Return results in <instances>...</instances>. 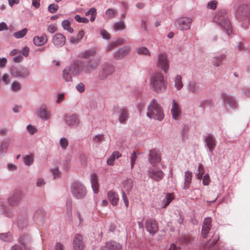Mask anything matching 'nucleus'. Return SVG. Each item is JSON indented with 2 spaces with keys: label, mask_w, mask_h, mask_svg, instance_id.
<instances>
[{
  "label": "nucleus",
  "mask_w": 250,
  "mask_h": 250,
  "mask_svg": "<svg viewBox=\"0 0 250 250\" xmlns=\"http://www.w3.org/2000/svg\"><path fill=\"white\" fill-rule=\"evenodd\" d=\"M151 89L156 93H164L167 89L166 82L164 74L161 72L153 73L149 79Z\"/></svg>",
  "instance_id": "f257e3e1"
},
{
  "label": "nucleus",
  "mask_w": 250,
  "mask_h": 250,
  "mask_svg": "<svg viewBox=\"0 0 250 250\" xmlns=\"http://www.w3.org/2000/svg\"><path fill=\"white\" fill-rule=\"evenodd\" d=\"M146 116L151 119L162 121L165 116L163 108L156 100L153 99L147 106Z\"/></svg>",
  "instance_id": "f03ea898"
},
{
  "label": "nucleus",
  "mask_w": 250,
  "mask_h": 250,
  "mask_svg": "<svg viewBox=\"0 0 250 250\" xmlns=\"http://www.w3.org/2000/svg\"><path fill=\"white\" fill-rule=\"evenodd\" d=\"M214 20L218 24L223 27L228 36L231 33L230 22L228 21V14L226 11L222 10L218 12L215 15Z\"/></svg>",
  "instance_id": "7ed1b4c3"
},
{
  "label": "nucleus",
  "mask_w": 250,
  "mask_h": 250,
  "mask_svg": "<svg viewBox=\"0 0 250 250\" xmlns=\"http://www.w3.org/2000/svg\"><path fill=\"white\" fill-rule=\"evenodd\" d=\"M71 191L73 196L77 199L83 198L87 194V190L85 186L82 183L78 181L72 184Z\"/></svg>",
  "instance_id": "20e7f679"
},
{
  "label": "nucleus",
  "mask_w": 250,
  "mask_h": 250,
  "mask_svg": "<svg viewBox=\"0 0 250 250\" xmlns=\"http://www.w3.org/2000/svg\"><path fill=\"white\" fill-rule=\"evenodd\" d=\"M156 66L163 71L165 74L168 71L170 67L169 61L166 53L161 52L158 54L156 59Z\"/></svg>",
  "instance_id": "39448f33"
},
{
  "label": "nucleus",
  "mask_w": 250,
  "mask_h": 250,
  "mask_svg": "<svg viewBox=\"0 0 250 250\" xmlns=\"http://www.w3.org/2000/svg\"><path fill=\"white\" fill-rule=\"evenodd\" d=\"M192 20L188 17H181L176 19L174 23L176 29L179 30H188L190 28Z\"/></svg>",
  "instance_id": "423d86ee"
},
{
  "label": "nucleus",
  "mask_w": 250,
  "mask_h": 250,
  "mask_svg": "<svg viewBox=\"0 0 250 250\" xmlns=\"http://www.w3.org/2000/svg\"><path fill=\"white\" fill-rule=\"evenodd\" d=\"M113 113L118 115L119 122L122 124H125L128 118V113L125 107H120L118 106H114L113 109Z\"/></svg>",
  "instance_id": "0eeeda50"
},
{
  "label": "nucleus",
  "mask_w": 250,
  "mask_h": 250,
  "mask_svg": "<svg viewBox=\"0 0 250 250\" xmlns=\"http://www.w3.org/2000/svg\"><path fill=\"white\" fill-rule=\"evenodd\" d=\"M203 89V83L195 80L189 81L187 84V90L191 93L198 94Z\"/></svg>",
  "instance_id": "6e6552de"
},
{
  "label": "nucleus",
  "mask_w": 250,
  "mask_h": 250,
  "mask_svg": "<svg viewBox=\"0 0 250 250\" xmlns=\"http://www.w3.org/2000/svg\"><path fill=\"white\" fill-rule=\"evenodd\" d=\"M147 175L152 180L159 182L163 179L164 173L160 169L151 167L148 170Z\"/></svg>",
  "instance_id": "1a4fd4ad"
},
{
  "label": "nucleus",
  "mask_w": 250,
  "mask_h": 250,
  "mask_svg": "<svg viewBox=\"0 0 250 250\" xmlns=\"http://www.w3.org/2000/svg\"><path fill=\"white\" fill-rule=\"evenodd\" d=\"M221 97L225 105H228L232 109H235L237 108V102L232 96L224 93L222 94Z\"/></svg>",
  "instance_id": "9d476101"
},
{
  "label": "nucleus",
  "mask_w": 250,
  "mask_h": 250,
  "mask_svg": "<svg viewBox=\"0 0 250 250\" xmlns=\"http://www.w3.org/2000/svg\"><path fill=\"white\" fill-rule=\"evenodd\" d=\"M205 146L207 151L212 153L216 147V140L214 136L208 134L204 137Z\"/></svg>",
  "instance_id": "9b49d317"
},
{
  "label": "nucleus",
  "mask_w": 250,
  "mask_h": 250,
  "mask_svg": "<svg viewBox=\"0 0 250 250\" xmlns=\"http://www.w3.org/2000/svg\"><path fill=\"white\" fill-rule=\"evenodd\" d=\"M11 73L15 77L22 78H26L29 75L28 71L22 67H12L11 69Z\"/></svg>",
  "instance_id": "f8f14e48"
},
{
  "label": "nucleus",
  "mask_w": 250,
  "mask_h": 250,
  "mask_svg": "<svg viewBox=\"0 0 250 250\" xmlns=\"http://www.w3.org/2000/svg\"><path fill=\"white\" fill-rule=\"evenodd\" d=\"M145 227L146 231L151 235L155 234L158 229L157 223L152 218H148L146 220Z\"/></svg>",
  "instance_id": "ddd939ff"
},
{
  "label": "nucleus",
  "mask_w": 250,
  "mask_h": 250,
  "mask_svg": "<svg viewBox=\"0 0 250 250\" xmlns=\"http://www.w3.org/2000/svg\"><path fill=\"white\" fill-rule=\"evenodd\" d=\"M71 73L74 75H80L84 74V64L82 61L75 62L70 67Z\"/></svg>",
  "instance_id": "4468645a"
},
{
  "label": "nucleus",
  "mask_w": 250,
  "mask_h": 250,
  "mask_svg": "<svg viewBox=\"0 0 250 250\" xmlns=\"http://www.w3.org/2000/svg\"><path fill=\"white\" fill-rule=\"evenodd\" d=\"M99 60L97 59L90 60L87 62L86 65L84 64V74H89L98 67Z\"/></svg>",
  "instance_id": "2eb2a0df"
},
{
  "label": "nucleus",
  "mask_w": 250,
  "mask_h": 250,
  "mask_svg": "<svg viewBox=\"0 0 250 250\" xmlns=\"http://www.w3.org/2000/svg\"><path fill=\"white\" fill-rule=\"evenodd\" d=\"M37 116L43 120H47L50 118V113L45 104L40 105L36 111Z\"/></svg>",
  "instance_id": "dca6fc26"
},
{
  "label": "nucleus",
  "mask_w": 250,
  "mask_h": 250,
  "mask_svg": "<svg viewBox=\"0 0 250 250\" xmlns=\"http://www.w3.org/2000/svg\"><path fill=\"white\" fill-rule=\"evenodd\" d=\"M22 197V192L20 190H16L11 193L8 199V202L11 206L16 205L21 200Z\"/></svg>",
  "instance_id": "f3484780"
},
{
  "label": "nucleus",
  "mask_w": 250,
  "mask_h": 250,
  "mask_svg": "<svg viewBox=\"0 0 250 250\" xmlns=\"http://www.w3.org/2000/svg\"><path fill=\"white\" fill-rule=\"evenodd\" d=\"M171 112L172 118L175 120H178L181 116V110L179 103L175 99L172 101V107Z\"/></svg>",
  "instance_id": "a211bd4d"
},
{
  "label": "nucleus",
  "mask_w": 250,
  "mask_h": 250,
  "mask_svg": "<svg viewBox=\"0 0 250 250\" xmlns=\"http://www.w3.org/2000/svg\"><path fill=\"white\" fill-rule=\"evenodd\" d=\"M161 157L160 153L155 149L149 151L148 161L152 165H154L161 162Z\"/></svg>",
  "instance_id": "6ab92c4d"
},
{
  "label": "nucleus",
  "mask_w": 250,
  "mask_h": 250,
  "mask_svg": "<svg viewBox=\"0 0 250 250\" xmlns=\"http://www.w3.org/2000/svg\"><path fill=\"white\" fill-rule=\"evenodd\" d=\"M130 50V46H125L119 48L114 53V57L117 60L122 59L129 53Z\"/></svg>",
  "instance_id": "aec40b11"
},
{
  "label": "nucleus",
  "mask_w": 250,
  "mask_h": 250,
  "mask_svg": "<svg viewBox=\"0 0 250 250\" xmlns=\"http://www.w3.org/2000/svg\"><path fill=\"white\" fill-rule=\"evenodd\" d=\"M65 37L61 33L56 34L52 38V42L57 47L63 46L65 43Z\"/></svg>",
  "instance_id": "412c9836"
},
{
  "label": "nucleus",
  "mask_w": 250,
  "mask_h": 250,
  "mask_svg": "<svg viewBox=\"0 0 250 250\" xmlns=\"http://www.w3.org/2000/svg\"><path fill=\"white\" fill-rule=\"evenodd\" d=\"M211 223V218L210 217L206 218L202 226V234L204 238H206L210 229Z\"/></svg>",
  "instance_id": "4be33fe9"
},
{
  "label": "nucleus",
  "mask_w": 250,
  "mask_h": 250,
  "mask_svg": "<svg viewBox=\"0 0 250 250\" xmlns=\"http://www.w3.org/2000/svg\"><path fill=\"white\" fill-rule=\"evenodd\" d=\"M122 246L118 243L113 241L107 242L102 247L101 250H121Z\"/></svg>",
  "instance_id": "5701e85b"
},
{
  "label": "nucleus",
  "mask_w": 250,
  "mask_h": 250,
  "mask_svg": "<svg viewBox=\"0 0 250 250\" xmlns=\"http://www.w3.org/2000/svg\"><path fill=\"white\" fill-rule=\"evenodd\" d=\"M73 248L75 250H82L84 248L83 238L80 234H76L73 242Z\"/></svg>",
  "instance_id": "b1692460"
},
{
  "label": "nucleus",
  "mask_w": 250,
  "mask_h": 250,
  "mask_svg": "<svg viewBox=\"0 0 250 250\" xmlns=\"http://www.w3.org/2000/svg\"><path fill=\"white\" fill-rule=\"evenodd\" d=\"M174 199V195L173 193H169L165 194L164 198L162 199L159 208H166L168 206L171 202Z\"/></svg>",
  "instance_id": "393cba45"
},
{
  "label": "nucleus",
  "mask_w": 250,
  "mask_h": 250,
  "mask_svg": "<svg viewBox=\"0 0 250 250\" xmlns=\"http://www.w3.org/2000/svg\"><path fill=\"white\" fill-rule=\"evenodd\" d=\"M64 121L70 126L77 125L79 123V119L76 115H68L65 116Z\"/></svg>",
  "instance_id": "a878e982"
},
{
  "label": "nucleus",
  "mask_w": 250,
  "mask_h": 250,
  "mask_svg": "<svg viewBox=\"0 0 250 250\" xmlns=\"http://www.w3.org/2000/svg\"><path fill=\"white\" fill-rule=\"evenodd\" d=\"M113 71L112 66L106 65L102 68L99 72V77L101 79H104L107 76L111 74Z\"/></svg>",
  "instance_id": "bb28decb"
},
{
  "label": "nucleus",
  "mask_w": 250,
  "mask_h": 250,
  "mask_svg": "<svg viewBox=\"0 0 250 250\" xmlns=\"http://www.w3.org/2000/svg\"><path fill=\"white\" fill-rule=\"evenodd\" d=\"M47 42V37L45 34L41 36H36L33 39L34 44L37 46H40L45 44Z\"/></svg>",
  "instance_id": "cd10ccee"
},
{
  "label": "nucleus",
  "mask_w": 250,
  "mask_h": 250,
  "mask_svg": "<svg viewBox=\"0 0 250 250\" xmlns=\"http://www.w3.org/2000/svg\"><path fill=\"white\" fill-rule=\"evenodd\" d=\"M226 59V55L224 54H220L213 57L212 59V62L214 66H220L223 63V60Z\"/></svg>",
  "instance_id": "c85d7f7f"
},
{
  "label": "nucleus",
  "mask_w": 250,
  "mask_h": 250,
  "mask_svg": "<svg viewBox=\"0 0 250 250\" xmlns=\"http://www.w3.org/2000/svg\"><path fill=\"white\" fill-rule=\"evenodd\" d=\"M192 177V175L191 172L186 171L185 172L184 185L183 186L184 189L187 190L189 188V186L191 182Z\"/></svg>",
  "instance_id": "c756f323"
},
{
  "label": "nucleus",
  "mask_w": 250,
  "mask_h": 250,
  "mask_svg": "<svg viewBox=\"0 0 250 250\" xmlns=\"http://www.w3.org/2000/svg\"><path fill=\"white\" fill-rule=\"evenodd\" d=\"M90 182L93 190L95 193L98 192L99 183L98 177L95 174H92L90 176Z\"/></svg>",
  "instance_id": "7c9ffc66"
},
{
  "label": "nucleus",
  "mask_w": 250,
  "mask_h": 250,
  "mask_svg": "<svg viewBox=\"0 0 250 250\" xmlns=\"http://www.w3.org/2000/svg\"><path fill=\"white\" fill-rule=\"evenodd\" d=\"M46 215L45 210L42 208H39L36 210L34 214V219L37 221H42Z\"/></svg>",
  "instance_id": "2f4dec72"
},
{
  "label": "nucleus",
  "mask_w": 250,
  "mask_h": 250,
  "mask_svg": "<svg viewBox=\"0 0 250 250\" xmlns=\"http://www.w3.org/2000/svg\"><path fill=\"white\" fill-rule=\"evenodd\" d=\"M122 156V154L119 151H114L107 160V164L109 166H113L114 164L115 160Z\"/></svg>",
  "instance_id": "473e14b6"
},
{
  "label": "nucleus",
  "mask_w": 250,
  "mask_h": 250,
  "mask_svg": "<svg viewBox=\"0 0 250 250\" xmlns=\"http://www.w3.org/2000/svg\"><path fill=\"white\" fill-rule=\"evenodd\" d=\"M174 86L177 90H180L183 87L182 77L180 75H177L174 79Z\"/></svg>",
  "instance_id": "72a5a7b5"
},
{
  "label": "nucleus",
  "mask_w": 250,
  "mask_h": 250,
  "mask_svg": "<svg viewBox=\"0 0 250 250\" xmlns=\"http://www.w3.org/2000/svg\"><path fill=\"white\" fill-rule=\"evenodd\" d=\"M108 199L113 206L117 204L119 198L115 193L112 191H109L107 193Z\"/></svg>",
  "instance_id": "f704fd0d"
},
{
  "label": "nucleus",
  "mask_w": 250,
  "mask_h": 250,
  "mask_svg": "<svg viewBox=\"0 0 250 250\" xmlns=\"http://www.w3.org/2000/svg\"><path fill=\"white\" fill-rule=\"evenodd\" d=\"M11 143V140L9 138L4 139L0 145V151L1 153H5L9 145Z\"/></svg>",
  "instance_id": "c9c22d12"
},
{
  "label": "nucleus",
  "mask_w": 250,
  "mask_h": 250,
  "mask_svg": "<svg viewBox=\"0 0 250 250\" xmlns=\"http://www.w3.org/2000/svg\"><path fill=\"white\" fill-rule=\"evenodd\" d=\"M137 53L139 55H144L146 56H150L151 53L149 50L144 46H141L137 48Z\"/></svg>",
  "instance_id": "e433bc0d"
},
{
  "label": "nucleus",
  "mask_w": 250,
  "mask_h": 250,
  "mask_svg": "<svg viewBox=\"0 0 250 250\" xmlns=\"http://www.w3.org/2000/svg\"><path fill=\"white\" fill-rule=\"evenodd\" d=\"M0 213L4 214L8 217L12 216V213L9 210L8 207L3 204H0Z\"/></svg>",
  "instance_id": "4c0bfd02"
},
{
  "label": "nucleus",
  "mask_w": 250,
  "mask_h": 250,
  "mask_svg": "<svg viewBox=\"0 0 250 250\" xmlns=\"http://www.w3.org/2000/svg\"><path fill=\"white\" fill-rule=\"evenodd\" d=\"M85 16L91 15L90 21L92 22L96 19L97 15V9L95 7L91 8L88 11L85 13Z\"/></svg>",
  "instance_id": "58836bf2"
},
{
  "label": "nucleus",
  "mask_w": 250,
  "mask_h": 250,
  "mask_svg": "<svg viewBox=\"0 0 250 250\" xmlns=\"http://www.w3.org/2000/svg\"><path fill=\"white\" fill-rule=\"evenodd\" d=\"M96 53V50L95 49H91L89 50H86L83 52L81 56L83 58H90L91 57L95 56V55Z\"/></svg>",
  "instance_id": "ea45409f"
},
{
  "label": "nucleus",
  "mask_w": 250,
  "mask_h": 250,
  "mask_svg": "<svg viewBox=\"0 0 250 250\" xmlns=\"http://www.w3.org/2000/svg\"><path fill=\"white\" fill-rule=\"evenodd\" d=\"M70 72H71L70 67H66L63 70V78L66 82L72 81V78Z\"/></svg>",
  "instance_id": "a19ab883"
},
{
  "label": "nucleus",
  "mask_w": 250,
  "mask_h": 250,
  "mask_svg": "<svg viewBox=\"0 0 250 250\" xmlns=\"http://www.w3.org/2000/svg\"><path fill=\"white\" fill-rule=\"evenodd\" d=\"M34 162V156L33 155H26L23 158V162L27 166H31Z\"/></svg>",
  "instance_id": "79ce46f5"
},
{
  "label": "nucleus",
  "mask_w": 250,
  "mask_h": 250,
  "mask_svg": "<svg viewBox=\"0 0 250 250\" xmlns=\"http://www.w3.org/2000/svg\"><path fill=\"white\" fill-rule=\"evenodd\" d=\"M70 21L68 20H63L62 22V25L64 30H67L69 33L73 32V29L70 27Z\"/></svg>",
  "instance_id": "37998d69"
},
{
  "label": "nucleus",
  "mask_w": 250,
  "mask_h": 250,
  "mask_svg": "<svg viewBox=\"0 0 250 250\" xmlns=\"http://www.w3.org/2000/svg\"><path fill=\"white\" fill-rule=\"evenodd\" d=\"M13 239L12 235L9 232L0 233V239L4 242H10Z\"/></svg>",
  "instance_id": "c03bdc74"
},
{
  "label": "nucleus",
  "mask_w": 250,
  "mask_h": 250,
  "mask_svg": "<svg viewBox=\"0 0 250 250\" xmlns=\"http://www.w3.org/2000/svg\"><path fill=\"white\" fill-rule=\"evenodd\" d=\"M113 26L114 30L116 31L123 30L125 28V25L123 21L115 22Z\"/></svg>",
  "instance_id": "a18cd8bd"
},
{
  "label": "nucleus",
  "mask_w": 250,
  "mask_h": 250,
  "mask_svg": "<svg viewBox=\"0 0 250 250\" xmlns=\"http://www.w3.org/2000/svg\"><path fill=\"white\" fill-rule=\"evenodd\" d=\"M27 31L28 30L26 28H24L20 31L15 32L13 36L16 39L22 38L25 36Z\"/></svg>",
  "instance_id": "49530a36"
},
{
  "label": "nucleus",
  "mask_w": 250,
  "mask_h": 250,
  "mask_svg": "<svg viewBox=\"0 0 250 250\" xmlns=\"http://www.w3.org/2000/svg\"><path fill=\"white\" fill-rule=\"evenodd\" d=\"M124 187L126 191L129 192L133 187V181L131 179H127L124 181Z\"/></svg>",
  "instance_id": "de8ad7c7"
},
{
  "label": "nucleus",
  "mask_w": 250,
  "mask_h": 250,
  "mask_svg": "<svg viewBox=\"0 0 250 250\" xmlns=\"http://www.w3.org/2000/svg\"><path fill=\"white\" fill-rule=\"evenodd\" d=\"M21 86L19 82L17 81L13 82L10 86V89L14 92H17L21 89Z\"/></svg>",
  "instance_id": "09e8293b"
},
{
  "label": "nucleus",
  "mask_w": 250,
  "mask_h": 250,
  "mask_svg": "<svg viewBox=\"0 0 250 250\" xmlns=\"http://www.w3.org/2000/svg\"><path fill=\"white\" fill-rule=\"evenodd\" d=\"M105 14L107 15L108 18H113L115 17L117 14V11L114 9L109 8L106 11Z\"/></svg>",
  "instance_id": "8fccbe9b"
},
{
  "label": "nucleus",
  "mask_w": 250,
  "mask_h": 250,
  "mask_svg": "<svg viewBox=\"0 0 250 250\" xmlns=\"http://www.w3.org/2000/svg\"><path fill=\"white\" fill-rule=\"evenodd\" d=\"M60 145L62 149H66L68 146V141L65 137H62L60 139Z\"/></svg>",
  "instance_id": "3c124183"
},
{
  "label": "nucleus",
  "mask_w": 250,
  "mask_h": 250,
  "mask_svg": "<svg viewBox=\"0 0 250 250\" xmlns=\"http://www.w3.org/2000/svg\"><path fill=\"white\" fill-rule=\"evenodd\" d=\"M75 20L78 21V22L80 23H88L89 21V20L85 18V17H81L79 15H76L75 16Z\"/></svg>",
  "instance_id": "603ef678"
},
{
  "label": "nucleus",
  "mask_w": 250,
  "mask_h": 250,
  "mask_svg": "<svg viewBox=\"0 0 250 250\" xmlns=\"http://www.w3.org/2000/svg\"><path fill=\"white\" fill-rule=\"evenodd\" d=\"M59 9V6L57 4H50L48 7V10L51 13H55Z\"/></svg>",
  "instance_id": "864d4df0"
},
{
  "label": "nucleus",
  "mask_w": 250,
  "mask_h": 250,
  "mask_svg": "<svg viewBox=\"0 0 250 250\" xmlns=\"http://www.w3.org/2000/svg\"><path fill=\"white\" fill-rule=\"evenodd\" d=\"M198 173L196 174V177L198 179H201L204 173V167L201 165H199L198 168Z\"/></svg>",
  "instance_id": "5fc2aeb1"
},
{
  "label": "nucleus",
  "mask_w": 250,
  "mask_h": 250,
  "mask_svg": "<svg viewBox=\"0 0 250 250\" xmlns=\"http://www.w3.org/2000/svg\"><path fill=\"white\" fill-rule=\"evenodd\" d=\"M76 89L79 92L83 93L85 90V85L83 83H80L76 86Z\"/></svg>",
  "instance_id": "6e6d98bb"
},
{
  "label": "nucleus",
  "mask_w": 250,
  "mask_h": 250,
  "mask_svg": "<svg viewBox=\"0 0 250 250\" xmlns=\"http://www.w3.org/2000/svg\"><path fill=\"white\" fill-rule=\"evenodd\" d=\"M217 1L216 0H212L209 2L207 5L208 8L212 10H214L216 8Z\"/></svg>",
  "instance_id": "4d7b16f0"
},
{
  "label": "nucleus",
  "mask_w": 250,
  "mask_h": 250,
  "mask_svg": "<svg viewBox=\"0 0 250 250\" xmlns=\"http://www.w3.org/2000/svg\"><path fill=\"white\" fill-rule=\"evenodd\" d=\"M29 48L27 46H24L23 47L21 51H20V53H21V54L26 57L28 56L29 53Z\"/></svg>",
  "instance_id": "13d9d810"
},
{
  "label": "nucleus",
  "mask_w": 250,
  "mask_h": 250,
  "mask_svg": "<svg viewBox=\"0 0 250 250\" xmlns=\"http://www.w3.org/2000/svg\"><path fill=\"white\" fill-rule=\"evenodd\" d=\"M46 184V182L44 179L42 178H39L36 181V186L38 187H41L44 185H45Z\"/></svg>",
  "instance_id": "bf43d9fd"
},
{
  "label": "nucleus",
  "mask_w": 250,
  "mask_h": 250,
  "mask_svg": "<svg viewBox=\"0 0 250 250\" xmlns=\"http://www.w3.org/2000/svg\"><path fill=\"white\" fill-rule=\"evenodd\" d=\"M1 80L4 84L7 85L9 83L10 80L9 76L6 74H4L2 76Z\"/></svg>",
  "instance_id": "052dcab7"
},
{
  "label": "nucleus",
  "mask_w": 250,
  "mask_h": 250,
  "mask_svg": "<svg viewBox=\"0 0 250 250\" xmlns=\"http://www.w3.org/2000/svg\"><path fill=\"white\" fill-rule=\"evenodd\" d=\"M27 131L31 134H33L37 132V129L32 125H28L26 127Z\"/></svg>",
  "instance_id": "680f3d73"
},
{
  "label": "nucleus",
  "mask_w": 250,
  "mask_h": 250,
  "mask_svg": "<svg viewBox=\"0 0 250 250\" xmlns=\"http://www.w3.org/2000/svg\"><path fill=\"white\" fill-rule=\"evenodd\" d=\"M210 182V178L209 175L208 174H206L204 175L203 179V184L204 185L207 186L209 184Z\"/></svg>",
  "instance_id": "e2e57ef3"
},
{
  "label": "nucleus",
  "mask_w": 250,
  "mask_h": 250,
  "mask_svg": "<svg viewBox=\"0 0 250 250\" xmlns=\"http://www.w3.org/2000/svg\"><path fill=\"white\" fill-rule=\"evenodd\" d=\"M57 30L56 26L53 24H50L47 27V31L50 33H53Z\"/></svg>",
  "instance_id": "0e129e2a"
},
{
  "label": "nucleus",
  "mask_w": 250,
  "mask_h": 250,
  "mask_svg": "<svg viewBox=\"0 0 250 250\" xmlns=\"http://www.w3.org/2000/svg\"><path fill=\"white\" fill-rule=\"evenodd\" d=\"M51 171L54 178L60 176L61 172L57 168L52 169Z\"/></svg>",
  "instance_id": "69168bd1"
},
{
  "label": "nucleus",
  "mask_w": 250,
  "mask_h": 250,
  "mask_svg": "<svg viewBox=\"0 0 250 250\" xmlns=\"http://www.w3.org/2000/svg\"><path fill=\"white\" fill-rule=\"evenodd\" d=\"M101 35L103 38L105 40L109 39V35L108 32L105 30H102L101 31Z\"/></svg>",
  "instance_id": "338daca9"
},
{
  "label": "nucleus",
  "mask_w": 250,
  "mask_h": 250,
  "mask_svg": "<svg viewBox=\"0 0 250 250\" xmlns=\"http://www.w3.org/2000/svg\"><path fill=\"white\" fill-rule=\"evenodd\" d=\"M41 0H32V6L36 9L40 7Z\"/></svg>",
  "instance_id": "774afa93"
}]
</instances>
